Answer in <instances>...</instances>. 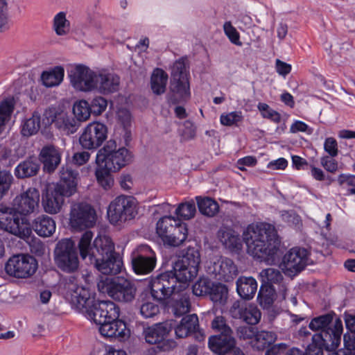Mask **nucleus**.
I'll use <instances>...</instances> for the list:
<instances>
[{"label": "nucleus", "instance_id": "62", "mask_svg": "<svg viewBox=\"0 0 355 355\" xmlns=\"http://www.w3.org/2000/svg\"><path fill=\"white\" fill-rule=\"evenodd\" d=\"M191 333H193L198 327V318L196 314L187 315L182 319Z\"/></svg>", "mask_w": 355, "mask_h": 355}, {"label": "nucleus", "instance_id": "44", "mask_svg": "<svg viewBox=\"0 0 355 355\" xmlns=\"http://www.w3.org/2000/svg\"><path fill=\"white\" fill-rule=\"evenodd\" d=\"M196 212V206L192 200L182 202L175 209V218L178 221H181L182 220H190L195 216Z\"/></svg>", "mask_w": 355, "mask_h": 355}, {"label": "nucleus", "instance_id": "18", "mask_svg": "<svg viewBox=\"0 0 355 355\" xmlns=\"http://www.w3.org/2000/svg\"><path fill=\"white\" fill-rule=\"evenodd\" d=\"M132 264L133 270L137 274H148L155 267V254L148 245H141L132 254Z\"/></svg>", "mask_w": 355, "mask_h": 355}, {"label": "nucleus", "instance_id": "16", "mask_svg": "<svg viewBox=\"0 0 355 355\" xmlns=\"http://www.w3.org/2000/svg\"><path fill=\"white\" fill-rule=\"evenodd\" d=\"M107 137L106 125L99 122H92L85 127L80 137L79 141L85 149H95L103 143Z\"/></svg>", "mask_w": 355, "mask_h": 355}, {"label": "nucleus", "instance_id": "4", "mask_svg": "<svg viewBox=\"0 0 355 355\" xmlns=\"http://www.w3.org/2000/svg\"><path fill=\"white\" fill-rule=\"evenodd\" d=\"M242 238L248 253L258 259L270 255L280 243L275 226L264 222L248 225L243 232Z\"/></svg>", "mask_w": 355, "mask_h": 355}, {"label": "nucleus", "instance_id": "54", "mask_svg": "<svg viewBox=\"0 0 355 355\" xmlns=\"http://www.w3.org/2000/svg\"><path fill=\"white\" fill-rule=\"evenodd\" d=\"M256 332L257 329L255 327L249 326H241L236 330L237 336L240 339H243L244 340H253L254 339Z\"/></svg>", "mask_w": 355, "mask_h": 355}, {"label": "nucleus", "instance_id": "34", "mask_svg": "<svg viewBox=\"0 0 355 355\" xmlns=\"http://www.w3.org/2000/svg\"><path fill=\"white\" fill-rule=\"evenodd\" d=\"M205 291L201 288V294L205 292L209 295L210 299L214 302L220 304L224 303L227 297L228 290L226 286L222 284H211L210 282H204Z\"/></svg>", "mask_w": 355, "mask_h": 355}, {"label": "nucleus", "instance_id": "1", "mask_svg": "<svg viewBox=\"0 0 355 355\" xmlns=\"http://www.w3.org/2000/svg\"><path fill=\"white\" fill-rule=\"evenodd\" d=\"M62 293L79 312L99 326L100 334L122 341L130 336L126 324L119 320L120 309L111 301L94 302L88 289L80 286L77 279L70 276L63 283Z\"/></svg>", "mask_w": 355, "mask_h": 355}, {"label": "nucleus", "instance_id": "8", "mask_svg": "<svg viewBox=\"0 0 355 355\" xmlns=\"http://www.w3.org/2000/svg\"><path fill=\"white\" fill-rule=\"evenodd\" d=\"M170 88L173 95L171 99L173 103L186 101L190 96L188 72L182 58L177 60L172 67Z\"/></svg>", "mask_w": 355, "mask_h": 355}, {"label": "nucleus", "instance_id": "41", "mask_svg": "<svg viewBox=\"0 0 355 355\" xmlns=\"http://www.w3.org/2000/svg\"><path fill=\"white\" fill-rule=\"evenodd\" d=\"M21 135L24 137H31L35 135L40 128V114L34 112L32 116L21 123Z\"/></svg>", "mask_w": 355, "mask_h": 355}, {"label": "nucleus", "instance_id": "32", "mask_svg": "<svg viewBox=\"0 0 355 355\" xmlns=\"http://www.w3.org/2000/svg\"><path fill=\"white\" fill-rule=\"evenodd\" d=\"M32 227L39 236L49 237L55 232L56 225L55 220L51 217L46 215H41L34 219Z\"/></svg>", "mask_w": 355, "mask_h": 355}, {"label": "nucleus", "instance_id": "56", "mask_svg": "<svg viewBox=\"0 0 355 355\" xmlns=\"http://www.w3.org/2000/svg\"><path fill=\"white\" fill-rule=\"evenodd\" d=\"M334 157L330 155H324L320 158L322 166L328 172L335 173L338 170V162Z\"/></svg>", "mask_w": 355, "mask_h": 355}, {"label": "nucleus", "instance_id": "11", "mask_svg": "<svg viewBox=\"0 0 355 355\" xmlns=\"http://www.w3.org/2000/svg\"><path fill=\"white\" fill-rule=\"evenodd\" d=\"M312 263L310 252L303 248H293L284 256L282 268L288 276H295Z\"/></svg>", "mask_w": 355, "mask_h": 355}, {"label": "nucleus", "instance_id": "17", "mask_svg": "<svg viewBox=\"0 0 355 355\" xmlns=\"http://www.w3.org/2000/svg\"><path fill=\"white\" fill-rule=\"evenodd\" d=\"M71 85L78 91H94L96 71H94L85 65L78 64L69 73Z\"/></svg>", "mask_w": 355, "mask_h": 355}, {"label": "nucleus", "instance_id": "42", "mask_svg": "<svg viewBox=\"0 0 355 355\" xmlns=\"http://www.w3.org/2000/svg\"><path fill=\"white\" fill-rule=\"evenodd\" d=\"M168 75L160 69L153 71L151 76V88L156 94H161L166 90Z\"/></svg>", "mask_w": 355, "mask_h": 355}, {"label": "nucleus", "instance_id": "39", "mask_svg": "<svg viewBox=\"0 0 355 355\" xmlns=\"http://www.w3.org/2000/svg\"><path fill=\"white\" fill-rule=\"evenodd\" d=\"M64 75V68L58 66L52 70L44 71L42 73L41 79L45 87H53L59 85L62 82Z\"/></svg>", "mask_w": 355, "mask_h": 355}, {"label": "nucleus", "instance_id": "36", "mask_svg": "<svg viewBox=\"0 0 355 355\" xmlns=\"http://www.w3.org/2000/svg\"><path fill=\"white\" fill-rule=\"evenodd\" d=\"M15 106L14 98H7L0 103V135L3 133L10 119Z\"/></svg>", "mask_w": 355, "mask_h": 355}, {"label": "nucleus", "instance_id": "38", "mask_svg": "<svg viewBox=\"0 0 355 355\" xmlns=\"http://www.w3.org/2000/svg\"><path fill=\"white\" fill-rule=\"evenodd\" d=\"M170 306L175 315L182 316L189 311L190 302L189 296L185 293L178 294V293H175Z\"/></svg>", "mask_w": 355, "mask_h": 355}, {"label": "nucleus", "instance_id": "51", "mask_svg": "<svg viewBox=\"0 0 355 355\" xmlns=\"http://www.w3.org/2000/svg\"><path fill=\"white\" fill-rule=\"evenodd\" d=\"M223 31L230 41L237 46H241L240 35L236 29L232 26L231 21H225L223 24Z\"/></svg>", "mask_w": 355, "mask_h": 355}, {"label": "nucleus", "instance_id": "14", "mask_svg": "<svg viewBox=\"0 0 355 355\" xmlns=\"http://www.w3.org/2000/svg\"><path fill=\"white\" fill-rule=\"evenodd\" d=\"M44 117L47 123H53L56 128L65 135L75 133L80 125L71 114L55 107L46 109L44 112Z\"/></svg>", "mask_w": 355, "mask_h": 355}, {"label": "nucleus", "instance_id": "19", "mask_svg": "<svg viewBox=\"0 0 355 355\" xmlns=\"http://www.w3.org/2000/svg\"><path fill=\"white\" fill-rule=\"evenodd\" d=\"M170 272L161 274L150 282L151 294L154 299L162 301L178 291L175 279L171 278Z\"/></svg>", "mask_w": 355, "mask_h": 355}, {"label": "nucleus", "instance_id": "47", "mask_svg": "<svg viewBox=\"0 0 355 355\" xmlns=\"http://www.w3.org/2000/svg\"><path fill=\"white\" fill-rule=\"evenodd\" d=\"M73 112L78 122L87 121L92 113L89 104L85 100H80L75 103L73 107Z\"/></svg>", "mask_w": 355, "mask_h": 355}, {"label": "nucleus", "instance_id": "22", "mask_svg": "<svg viewBox=\"0 0 355 355\" xmlns=\"http://www.w3.org/2000/svg\"><path fill=\"white\" fill-rule=\"evenodd\" d=\"M208 272L214 274L219 280L230 282L237 275V267L229 258L221 257L214 262L212 267H208Z\"/></svg>", "mask_w": 355, "mask_h": 355}, {"label": "nucleus", "instance_id": "24", "mask_svg": "<svg viewBox=\"0 0 355 355\" xmlns=\"http://www.w3.org/2000/svg\"><path fill=\"white\" fill-rule=\"evenodd\" d=\"M209 347L216 354L225 355L233 350L236 346V340L233 337V332L230 334H220L209 339Z\"/></svg>", "mask_w": 355, "mask_h": 355}, {"label": "nucleus", "instance_id": "50", "mask_svg": "<svg viewBox=\"0 0 355 355\" xmlns=\"http://www.w3.org/2000/svg\"><path fill=\"white\" fill-rule=\"evenodd\" d=\"M201 214L212 217L218 212V204L209 198H201Z\"/></svg>", "mask_w": 355, "mask_h": 355}, {"label": "nucleus", "instance_id": "61", "mask_svg": "<svg viewBox=\"0 0 355 355\" xmlns=\"http://www.w3.org/2000/svg\"><path fill=\"white\" fill-rule=\"evenodd\" d=\"M182 137L184 140H189L195 137L196 131L193 123L187 121L184 123L182 128L180 129Z\"/></svg>", "mask_w": 355, "mask_h": 355}, {"label": "nucleus", "instance_id": "64", "mask_svg": "<svg viewBox=\"0 0 355 355\" xmlns=\"http://www.w3.org/2000/svg\"><path fill=\"white\" fill-rule=\"evenodd\" d=\"M275 68L277 72L283 76H286L288 75L291 71V65L287 64L283 61H281L279 59L276 60L275 62Z\"/></svg>", "mask_w": 355, "mask_h": 355}, {"label": "nucleus", "instance_id": "10", "mask_svg": "<svg viewBox=\"0 0 355 355\" xmlns=\"http://www.w3.org/2000/svg\"><path fill=\"white\" fill-rule=\"evenodd\" d=\"M137 214V202L132 196H118L110 204L107 209V217L114 225L131 220Z\"/></svg>", "mask_w": 355, "mask_h": 355}, {"label": "nucleus", "instance_id": "28", "mask_svg": "<svg viewBox=\"0 0 355 355\" xmlns=\"http://www.w3.org/2000/svg\"><path fill=\"white\" fill-rule=\"evenodd\" d=\"M230 313L232 317L241 318L249 324H257L261 315L260 311L256 306H249L244 308L241 306L240 302L238 301L232 304Z\"/></svg>", "mask_w": 355, "mask_h": 355}, {"label": "nucleus", "instance_id": "53", "mask_svg": "<svg viewBox=\"0 0 355 355\" xmlns=\"http://www.w3.org/2000/svg\"><path fill=\"white\" fill-rule=\"evenodd\" d=\"M107 106V100L101 96L94 98L89 104L92 113L96 116L101 114L105 110Z\"/></svg>", "mask_w": 355, "mask_h": 355}, {"label": "nucleus", "instance_id": "3", "mask_svg": "<svg viewBox=\"0 0 355 355\" xmlns=\"http://www.w3.org/2000/svg\"><path fill=\"white\" fill-rule=\"evenodd\" d=\"M40 193L28 188L13 200L12 207H0V228L24 239L30 238L31 230L19 214L27 215L38 207Z\"/></svg>", "mask_w": 355, "mask_h": 355}, {"label": "nucleus", "instance_id": "37", "mask_svg": "<svg viewBox=\"0 0 355 355\" xmlns=\"http://www.w3.org/2000/svg\"><path fill=\"white\" fill-rule=\"evenodd\" d=\"M40 164L37 159L30 158L19 163L15 169V174L18 178H30L37 175Z\"/></svg>", "mask_w": 355, "mask_h": 355}, {"label": "nucleus", "instance_id": "55", "mask_svg": "<svg viewBox=\"0 0 355 355\" xmlns=\"http://www.w3.org/2000/svg\"><path fill=\"white\" fill-rule=\"evenodd\" d=\"M324 150L331 157H336L338 155V142L332 137L325 139L324 142Z\"/></svg>", "mask_w": 355, "mask_h": 355}, {"label": "nucleus", "instance_id": "5", "mask_svg": "<svg viewBox=\"0 0 355 355\" xmlns=\"http://www.w3.org/2000/svg\"><path fill=\"white\" fill-rule=\"evenodd\" d=\"M132 157L127 148H120L116 150V141L110 139L98 151L96 163L98 166L116 172L128 164L132 161Z\"/></svg>", "mask_w": 355, "mask_h": 355}, {"label": "nucleus", "instance_id": "49", "mask_svg": "<svg viewBox=\"0 0 355 355\" xmlns=\"http://www.w3.org/2000/svg\"><path fill=\"white\" fill-rule=\"evenodd\" d=\"M257 108L263 118L269 119L275 123H280L282 119L280 114L270 108L268 104L259 103Z\"/></svg>", "mask_w": 355, "mask_h": 355}, {"label": "nucleus", "instance_id": "46", "mask_svg": "<svg viewBox=\"0 0 355 355\" xmlns=\"http://www.w3.org/2000/svg\"><path fill=\"white\" fill-rule=\"evenodd\" d=\"M112 171L106 168L97 165L95 171V175L98 184L105 190L111 189L114 184V179L110 174Z\"/></svg>", "mask_w": 355, "mask_h": 355}, {"label": "nucleus", "instance_id": "52", "mask_svg": "<svg viewBox=\"0 0 355 355\" xmlns=\"http://www.w3.org/2000/svg\"><path fill=\"white\" fill-rule=\"evenodd\" d=\"M13 180L12 174L6 171H0V199L8 191Z\"/></svg>", "mask_w": 355, "mask_h": 355}, {"label": "nucleus", "instance_id": "27", "mask_svg": "<svg viewBox=\"0 0 355 355\" xmlns=\"http://www.w3.org/2000/svg\"><path fill=\"white\" fill-rule=\"evenodd\" d=\"M171 329V323L159 322L144 329L143 334L146 343L155 345L162 342Z\"/></svg>", "mask_w": 355, "mask_h": 355}, {"label": "nucleus", "instance_id": "33", "mask_svg": "<svg viewBox=\"0 0 355 355\" xmlns=\"http://www.w3.org/2000/svg\"><path fill=\"white\" fill-rule=\"evenodd\" d=\"M257 282L252 277L241 276L236 280V291L245 300H251L257 291Z\"/></svg>", "mask_w": 355, "mask_h": 355}, {"label": "nucleus", "instance_id": "45", "mask_svg": "<svg viewBox=\"0 0 355 355\" xmlns=\"http://www.w3.org/2000/svg\"><path fill=\"white\" fill-rule=\"evenodd\" d=\"M139 311L144 318H153L159 314V306L150 299H141L139 305Z\"/></svg>", "mask_w": 355, "mask_h": 355}, {"label": "nucleus", "instance_id": "60", "mask_svg": "<svg viewBox=\"0 0 355 355\" xmlns=\"http://www.w3.org/2000/svg\"><path fill=\"white\" fill-rule=\"evenodd\" d=\"M8 4L6 0L0 5V32L8 28Z\"/></svg>", "mask_w": 355, "mask_h": 355}, {"label": "nucleus", "instance_id": "13", "mask_svg": "<svg viewBox=\"0 0 355 355\" xmlns=\"http://www.w3.org/2000/svg\"><path fill=\"white\" fill-rule=\"evenodd\" d=\"M333 322V315L330 313L324 314L318 317L313 318L309 325V329L312 331H320V333L315 335H322V338H326V334L330 336L331 341L334 340L336 336L339 338L338 342V347L341 341V335L343 331V322L340 319H336L333 325L331 324Z\"/></svg>", "mask_w": 355, "mask_h": 355}, {"label": "nucleus", "instance_id": "26", "mask_svg": "<svg viewBox=\"0 0 355 355\" xmlns=\"http://www.w3.org/2000/svg\"><path fill=\"white\" fill-rule=\"evenodd\" d=\"M339 338L336 336L331 341L330 336L326 334V338H322V335H313L312 343L309 345L305 352H302V355H323V349L331 351L338 347Z\"/></svg>", "mask_w": 355, "mask_h": 355}, {"label": "nucleus", "instance_id": "6", "mask_svg": "<svg viewBox=\"0 0 355 355\" xmlns=\"http://www.w3.org/2000/svg\"><path fill=\"white\" fill-rule=\"evenodd\" d=\"M97 286L100 292L107 293L119 302H131L135 297L136 288L123 277H105L98 283Z\"/></svg>", "mask_w": 355, "mask_h": 355}, {"label": "nucleus", "instance_id": "29", "mask_svg": "<svg viewBox=\"0 0 355 355\" xmlns=\"http://www.w3.org/2000/svg\"><path fill=\"white\" fill-rule=\"evenodd\" d=\"M171 206L166 204V216H164L157 222L156 233L161 238L163 243L167 239L168 234L173 232L174 227L180 224V221L175 216L171 215Z\"/></svg>", "mask_w": 355, "mask_h": 355}, {"label": "nucleus", "instance_id": "9", "mask_svg": "<svg viewBox=\"0 0 355 355\" xmlns=\"http://www.w3.org/2000/svg\"><path fill=\"white\" fill-rule=\"evenodd\" d=\"M54 257L56 266L63 272H74L78 269V252L71 239H62L57 243Z\"/></svg>", "mask_w": 355, "mask_h": 355}, {"label": "nucleus", "instance_id": "48", "mask_svg": "<svg viewBox=\"0 0 355 355\" xmlns=\"http://www.w3.org/2000/svg\"><path fill=\"white\" fill-rule=\"evenodd\" d=\"M243 119L244 116L241 111L224 112L220 117L221 124L226 126L235 125L238 127L243 123Z\"/></svg>", "mask_w": 355, "mask_h": 355}, {"label": "nucleus", "instance_id": "7", "mask_svg": "<svg viewBox=\"0 0 355 355\" xmlns=\"http://www.w3.org/2000/svg\"><path fill=\"white\" fill-rule=\"evenodd\" d=\"M263 284L266 285V289L263 286H261L258 293V300L261 304H270L272 303V296L275 291L274 285L278 286V291L282 299H285L286 296V286L282 282L283 275L278 270L272 268L263 270L260 274Z\"/></svg>", "mask_w": 355, "mask_h": 355}, {"label": "nucleus", "instance_id": "31", "mask_svg": "<svg viewBox=\"0 0 355 355\" xmlns=\"http://www.w3.org/2000/svg\"><path fill=\"white\" fill-rule=\"evenodd\" d=\"M40 155L41 162L44 164V170L48 173L54 171L60 162V153L54 146L44 147Z\"/></svg>", "mask_w": 355, "mask_h": 355}, {"label": "nucleus", "instance_id": "20", "mask_svg": "<svg viewBox=\"0 0 355 355\" xmlns=\"http://www.w3.org/2000/svg\"><path fill=\"white\" fill-rule=\"evenodd\" d=\"M200 261H197L196 266H187L184 260L177 261L173 266V270L168 271L171 274V278L175 279V285L179 283L178 291L184 290L187 286V282L192 280L198 274V268Z\"/></svg>", "mask_w": 355, "mask_h": 355}, {"label": "nucleus", "instance_id": "63", "mask_svg": "<svg viewBox=\"0 0 355 355\" xmlns=\"http://www.w3.org/2000/svg\"><path fill=\"white\" fill-rule=\"evenodd\" d=\"M351 333L345 334L343 337L345 346L349 350L355 349V331L352 329V325L347 327Z\"/></svg>", "mask_w": 355, "mask_h": 355}, {"label": "nucleus", "instance_id": "12", "mask_svg": "<svg viewBox=\"0 0 355 355\" xmlns=\"http://www.w3.org/2000/svg\"><path fill=\"white\" fill-rule=\"evenodd\" d=\"M36 259L28 254H17L11 257L5 265L8 275L16 278H27L37 270Z\"/></svg>", "mask_w": 355, "mask_h": 355}, {"label": "nucleus", "instance_id": "2", "mask_svg": "<svg viewBox=\"0 0 355 355\" xmlns=\"http://www.w3.org/2000/svg\"><path fill=\"white\" fill-rule=\"evenodd\" d=\"M93 233L86 231L78 243L82 259L87 257L91 263H94L98 270L105 275H116L121 270L123 261L118 253L114 251V245L108 236H98L91 241Z\"/></svg>", "mask_w": 355, "mask_h": 355}, {"label": "nucleus", "instance_id": "35", "mask_svg": "<svg viewBox=\"0 0 355 355\" xmlns=\"http://www.w3.org/2000/svg\"><path fill=\"white\" fill-rule=\"evenodd\" d=\"M188 235L187 225L182 221L176 225L173 232L165 239L164 245L171 247H179L184 243Z\"/></svg>", "mask_w": 355, "mask_h": 355}, {"label": "nucleus", "instance_id": "15", "mask_svg": "<svg viewBox=\"0 0 355 355\" xmlns=\"http://www.w3.org/2000/svg\"><path fill=\"white\" fill-rule=\"evenodd\" d=\"M96 220V211L87 203L79 202L71 207L69 223L72 228L83 230L93 227Z\"/></svg>", "mask_w": 355, "mask_h": 355}, {"label": "nucleus", "instance_id": "59", "mask_svg": "<svg viewBox=\"0 0 355 355\" xmlns=\"http://www.w3.org/2000/svg\"><path fill=\"white\" fill-rule=\"evenodd\" d=\"M213 329L218 331L220 334L232 333L231 328L225 323V320L222 316H217L212 321Z\"/></svg>", "mask_w": 355, "mask_h": 355}, {"label": "nucleus", "instance_id": "58", "mask_svg": "<svg viewBox=\"0 0 355 355\" xmlns=\"http://www.w3.org/2000/svg\"><path fill=\"white\" fill-rule=\"evenodd\" d=\"M28 243L30 250L33 254L36 256H42L45 253L46 247L40 239L33 238Z\"/></svg>", "mask_w": 355, "mask_h": 355}, {"label": "nucleus", "instance_id": "25", "mask_svg": "<svg viewBox=\"0 0 355 355\" xmlns=\"http://www.w3.org/2000/svg\"><path fill=\"white\" fill-rule=\"evenodd\" d=\"M78 173L69 166L62 167L60 172V180L55 186L67 196H73L77 191Z\"/></svg>", "mask_w": 355, "mask_h": 355}, {"label": "nucleus", "instance_id": "30", "mask_svg": "<svg viewBox=\"0 0 355 355\" xmlns=\"http://www.w3.org/2000/svg\"><path fill=\"white\" fill-rule=\"evenodd\" d=\"M217 236L220 243L231 250H239L242 246L239 234L231 227H221L218 231Z\"/></svg>", "mask_w": 355, "mask_h": 355}, {"label": "nucleus", "instance_id": "21", "mask_svg": "<svg viewBox=\"0 0 355 355\" xmlns=\"http://www.w3.org/2000/svg\"><path fill=\"white\" fill-rule=\"evenodd\" d=\"M120 83L119 77L107 70L96 71L94 91L101 94H110L119 89Z\"/></svg>", "mask_w": 355, "mask_h": 355}, {"label": "nucleus", "instance_id": "40", "mask_svg": "<svg viewBox=\"0 0 355 355\" xmlns=\"http://www.w3.org/2000/svg\"><path fill=\"white\" fill-rule=\"evenodd\" d=\"M277 335L272 331H257L254 339L250 341V343L254 348L258 350H263L275 343Z\"/></svg>", "mask_w": 355, "mask_h": 355}, {"label": "nucleus", "instance_id": "23", "mask_svg": "<svg viewBox=\"0 0 355 355\" xmlns=\"http://www.w3.org/2000/svg\"><path fill=\"white\" fill-rule=\"evenodd\" d=\"M69 197L55 186L53 188H49L42 197V206L44 211L50 214L59 213L64 203V198Z\"/></svg>", "mask_w": 355, "mask_h": 355}, {"label": "nucleus", "instance_id": "57", "mask_svg": "<svg viewBox=\"0 0 355 355\" xmlns=\"http://www.w3.org/2000/svg\"><path fill=\"white\" fill-rule=\"evenodd\" d=\"M312 132L313 130L311 128H310L306 123L299 120L294 121L290 127V132L292 134L305 132L307 135H311Z\"/></svg>", "mask_w": 355, "mask_h": 355}, {"label": "nucleus", "instance_id": "43", "mask_svg": "<svg viewBox=\"0 0 355 355\" xmlns=\"http://www.w3.org/2000/svg\"><path fill=\"white\" fill-rule=\"evenodd\" d=\"M64 12H60L53 18V28L59 36L66 35L70 31V22Z\"/></svg>", "mask_w": 355, "mask_h": 355}]
</instances>
